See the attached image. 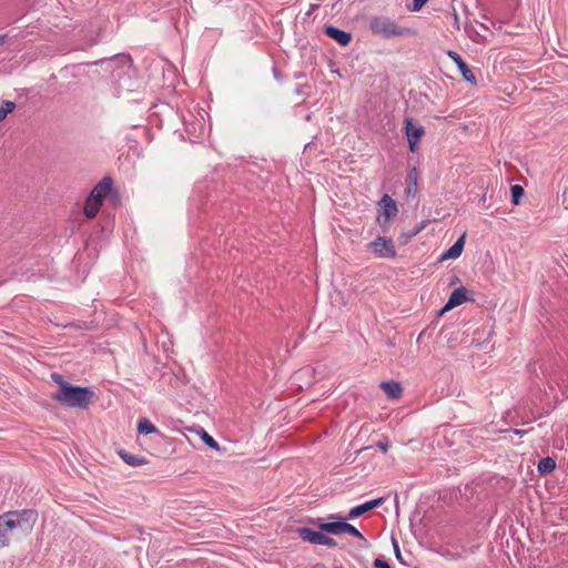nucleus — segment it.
Returning a JSON list of instances; mask_svg holds the SVG:
<instances>
[{"label": "nucleus", "mask_w": 568, "mask_h": 568, "mask_svg": "<svg viewBox=\"0 0 568 568\" xmlns=\"http://www.w3.org/2000/svg\"><path fill=\"white\" fill-rule=\"evenodd\" d=\"M392 542H393L394 552H395L397 560L399 562L404 564L397 540L393 538Z\"/></svg>", "instance_id": "obj_26"}, {"label": "nucleus", "mask_w": 568, "mask_h": 568, "mask_svg": "<svg viewBox=\"0 0 568 568\" xmlns=\"http://www.w3.org/2000/svg\"><path fill=\"white\" fill-rule=\"evenodd\" d=\"M548 382H549V383L556 382V378H555V377H552V376H549Z\"/></svg>", "instance_id": "obj_34"}, {"label": "nucleus", "mask_w": 568, "mask_h": 568, "mask_svg": "<svg viewBox=\"0 0 568 568\" xmlns=\"http://www.w3.org/2000/svg\"><path fill=\"white\" fill-rule=\"evenodd\" d=\"M427 1L428 0H413L410 10L414 12L419 11L427 3Z\"/></svg>", "instance_id": "obj_25"}, {"label": "nucleus", "mask_w": 568, "mask_h": 568, "mask_svg": "<svg viewBox=\"0 0 568 568\" xmlns=\"http://www.w3.org/2000/svg\"><path fill=\"white\" fill-rule=\"evenodd\" d=\"M371 31L384 38L404 36L405 29L399 27L394 20L388 17H375L369 22Z\"/></svg>", "instance_id": "obj_3"}, {"label": "nucleus", "mask_w": 568, "mask_h": 568, "mask_svg": "<svg viewBox=\"0 0 568 568\" xmlns=\"http://www.w3.org/2000/svg\"><path fill=\"white\" fill-rule=\"evenodd\" d=\"M447 55L456 63L465 81L469 83H476V77L459 53L449 50Z\"/></svg>", "instance_id": "obj_8"}, {"label": "nucleus", "mask_w": 568, "mask_h": 568, "mask_svg": "<svg viewBox=\"0 0 568 568\" xmlns=\"http://www.w3.org/2000/svg\"><path fill=\"white\" fill-rule=\"evenodd\" d=\"M407 179H408L407 192L415 193L416 189H417V170H416V168H414L413 170L409 171Z\"/></svg>", "instance_id": "obj_22"}, {"label": "nucleus", "mask_w": 568, "mask_h": 568, "mask_svg": "<svg viewBox=\"0 0 568 568\" xmlns=\"http://www.w3.org/2000/svg\"><path fill=\"white\" fill-rule=\"evenodd\" d=\"M381 387L383 388L387 397L392 399L399 398L403 392L400 384L394 381L382 382Z\"/></svg>", "instance_id": "obj_16"}, {"label": "nucleus", "mask_w": 568, "mask_h": 568, "mask_svg": "<svg viewBox=\"0 0 568 568\" xmlns=\"http://www.w3.org/2000/svg\"><path fill=\"white\" fill-rule=\"evenodd\" d=\"M7 40V34H0V45L4 44Z\"/></svg>", "instance_id": "obj_33"}, {"label": "nucleus", "mask_w": 568, "mask_h": 568, "mask_svg": "<svg viewBox=\"0 0 568 568\" xmlns=\"http://www.w3.org/2000/svg\"><path fill=\"white\" fill-rule=\"evenodd\" d=\"M113 187V180L110 176H104L91 191L90 195L100 203L111 193Z\"/></svg>", "instance_id": "obj_9"}, {"label": "nucleus", "mask_w": 568, "mask_h": 568, "mask_svg": "<svg viewBox=\"0 0 568 568\" xmlns=\"http://www.w3.org/2000/svg\"><path fill=\"white\" fill-rule=\"evenodd\" d=\"M298 536L307 542L314 544V545H321V546H327V547H336L337 542L334 538L325 535L321 531H315L307 527H301L297 529Z\"/></svg>", "instance_id": "obj_5"}, {"label": "nucleus", "mask_w": 568, "mask_h": 568, "mask_svg": "<svg viewBox=\"0 0 568 568\" xmlns=\"http://www.w3.org/2000/svg\"><path fill=\"white\" fill-rule=\"evenodd\" d=\"M468 301L467 297V290L464 286L455 288L452 294L448 297V301L446 302L445 306L442 308L440 314L462 305Z\"/></svg>", "instance_id": "obj_10"}, {"label": "nucleus", "mask_w": 568, "mask_h": 568, "mask_svg": "<svg viewBox=\"0 0 568 568\" xmlns=\"http://www.w3.org/2000/svg\"><path fill=\"white\" fill-rule=\"evenodd\" d=\"M155 425L146 417H141L138 420V433L143 435H150L158 433Z\"/></svg>", "instance_id": "obj_18"}, {"label": "nucleus", "mask_w": 568, "mask_h": 568, "mask_svg": "<svg viewBox=\"0 0 568 568\" xmlns=\"http://www.w3.org/2000/svg\"><path fill=\"white\" fill-rule=\"evenodd\" d=\"M51 398L65 407L85 410L93 402L94 393L88 387L70 384L63 386L62 390L53 393Z\"/></svg>", "instance_id": "obj_2"}, {"label": "nucleus", "mask_w": 568, "mask_h": 568, "mask_svg": "<svg viewBox=\"0 0 568 568\" xmlns=\"http://www.w3.org/2000/svg\"><path fill=\"white\" fill-rule=\"evenodd\" d=\"M334 568H343V566H336V567H334Z\"/></svg>", "instance_id": "obj_36"}, {"label": "nucleus", "mask_w": 568, "mask_h": 568, "mask_svg": "<svg viewBox=\"0 0 568 568\" xmlns=\"http://www.w3.org/2000/svg\"><path fill=\"white\" fill-rule=\"evenodd\" d=\"M51 379L58 384L59 386V389L58 390H62L63 389V386H69L70 384L68 382H65V379L63 378V376L59 373H52L51 374Z\"/></svg>", "instance_id": "obj_24"}, {"label": "nucleus", "mask_w": 568, "mask_h": 568, "mask_svg": "<svg viewBox=\"0 0 568 568\" xmlns=\"http://www.w3.org/2000/svg\"><path fill=\"white\" fill-rule=\"evenodd\" d=\"M329 518L337 520L320 524L322 531L332 535L349 534L353 537L365 539L363 534L355 526L346 523L347 517L331 516Z\"/></svg>", "instance_id": "obj_4"}, {"label": "nucleus", "mask_w": 568, "mask_h": 568, "mask_svg": "<svg viewBox=\"0 0 568 568\" xmlns=\"http://www.w3.org/2000/svg\"><path fill=\"white\" fill-rule=\"evenodd\" d=\"M201 438L203 443L209 446L210 448H213L215 450H220L219 443L204 429L201 430Z\"/></svg>", "instance_id": "obj_23"}, {"label": "nucleus", "mask_w": 568, "mask_h": 568, "mask_svg": "<svg viewBox=\"0 0 568 568\" xmlns=\"http://www.w3.org/2000/svg\"><path fill=\"white\" fill-rule=\"evenodd\" d=\"M379 223H388L389 220L395 217L398 213L396 202L388 194L383 195L382 200L379 201Z\"/></svg>", "instance_id": "obj_7"}, {"label": "nucleus", "mask_w": 568, "mask_h": 568, "mask_svg": "<svg viewBox=\"0 0 568 568\" xmlns=\"http://www.w3.org/2000/svg\"><path fill=\"white\" fill-rule=\"evenodd\" d=\"M376 447H377L381 452H383V453H387L388 447H389V443H388V440H384V442L379 440V442H377Z\"/></svg>", "instance_id": "obj_28"}, {"label": "nucleus", "mask_w": 568, "mask_h": 568, "mask_svg": "<svg viewBox=\"0 0 568 568\" xmlns=\"http://www.w3.org/2000/svg\"><path fill=\"white\" fill-rule=\"evenodd\" d=\"M407 141H408V144H409L410 152H413V153L416 152L417 151V144H418L419 141L413 140V139H407Z\"/></svg>", "instance_id": "obj_29"}, {"label": "nucleus", "mask_w": 568, "mask_h": 568, "mask_svg": "<svg viewBox=\"0 0 568 568\" xmlns=\"http://www.w3.org/2000/svg\"><path fill=\"white\" fill-rule=\"evenodd\" d=\"M325 34L334 39L341 45H347L352 41V34L335 26H327L324 30Z\"/></svg>", "instance_id": "obj_12"}, {"label": "nucleus", "mask_w": 568, "mask_h": 568, "mask_svg": "<svg viewBox=\"0 0 568 568\" xmlns=\"http://www.w3.org/2000/svg\"><path fill=\"white\" fill-rule=\"evenodd\" d=\"M514 433L516 435L523 436V435H525L527 433V430H525V429H515Z\"/></svg>", "instance_id": "obj_32"}, {"label": "nucleus", "mask_w": 568, "mask_h": 568, "mask_svg": "<svg viewBox=\"0 0 568 568\" xmlns=\"http://www.w3.org/2000/svg\"><path fill=\"white\" fill-rule=\"evenodd\" d=\"M374 566L376 568H392L387 561H385V560H383L381 558H376L374 560Z\"/></svg>", "instance_id": "obj_27"}, {"label": "nucleus", "mask_w": 568, "mask_h": 568, "mask_svg": "<svg viewBox=\"0 0 568 568\" xmlns=\"http://www.w3.org/2000/svg\"><path fill=\"white\" fill-rule=\"evenodd\" d=\"M118 455L121 457V459L131 467H138L142 465H146L149 462L145 457L140 455L131 454L124 449L118 450Z\"/></svg>", "instance_id": "obj_14"}, {"label": "nucleus", "mask_w": 568, "mask_h": 568, "mask_svg": "<svg viewBox=\"0 0 568 568\" xmlns=\"http://www.w3.org/2000/svg\"><path fill=\"white\" fill-rule=\"evenodd\" d=\"M101 205H102V203H100L98 200H94L93 197H91V195H89L85 201L84 209H83L85 216L89 219L95 217Z\"/></svg>", "instance_id": "obj_17"}, {"label": "nucleus", "mask_w": 568, "mask_h": 568, "mask_svg": "<svg viewBox=\"0 0 568 568\" xmlns=\"http://www.w3.org/2000/svg\"><path fill=\"white\" fill-rule=\"evenodd\" d=\"M465 245V234H463L447 251H445L440 261L455 260L460 256Z\"/></svg>", "instance_id": "obj_13"}, {"label": "nucleus", "mask_w": 568, "mask_h": 568, "mask_svg": "<svg viewBox=\"0 0 568 568\" xmlns=\"http://www.w3.org/2000/svg\"><path fill=\"white\" fill-rule=\"evenodd\" d=\"M405 134L407 139H413L419 141L420 138L425 134V129L422 125H414L413 120L410 118L405 119Z\"/></svg>", "instance_id": "obj_15"}, {"label": "nucleus", "mask_w": 568, "mask_h": 568, "mask_svg": "<svg viewBox=\"0 0 568 568\" xmlns=\"http://www.w3.org/2000/svg\"><path fill=\"white\" fill-rule=\"evenodd\" d=\"M295 92H296V94H298V95L303 94V93H304V88H303V85H298V87L295 89Z\"/></svg>", "instance_id": "obj_31"}, {"label": "nucleus", "mask_w": 568, "mask_h": 568, "mask_svg": "<svg viewBox=\"0 0 568 568\" xmlns=\"http://www.w3.org/2000/svg\"><path fill=\"white\" fill-rule=\"evenodd\" d=\"M510 193H511V202L515 205H517V204H519L521 197L524 196L525 191L521 185L515 184V185H511Z\"/></svg>", "instance_id": "obj_21"}, {"label": "nucleus", "mask_w": 568, "mask_h": 568, "mask_svg": "<svg viewBox=\"0 0 568 568\" xmlns=\"http://www.w3.org/2000/svg\"><path fill=\"white\" fill-rule=\"evenodd\" d=\"M480 201H483V202H485V201H486V194H484V195L481 196V200H480Z\"/></svg>", "instance_id": "obj_35"}, {"label": "nucleus", "mask_w": 568, "mask_h": 568, "mask_svg": "<svg viewBox=\"0 0 568 568\" xmlns=\"http://www.w3.org/2000/svg\"><path fill=\"white\" fill-rule=\"evenodd\" d=\"M16 109V103L9 100L2 101L0 104V122Z\"/></svg>", "instance_id": "obj_20"}, {"label": "nucleus", "mask_w": 568, "mask_h": 568, "mask_svg": "<svg viewBox=\"0 0 568 568\" xmlns=\"http://www.w3.org/2000/svg\"><path fill=\"white\" fill-rule=\"evenodd\" d=\"M120 60L123 61L126 64L125 65L126 70H130V68H131V64H130L131 59H130V57L129 55H121Z\"/></svg>", "instance_id": "obj_30"}, {"label": "nucleus", "mask_w": 568, "mask_h": 568, "mask_svg": "<svg viewBox=\"0 0 568 568\" xmlns=\"http://www.w3.org/2000/svg\"><path fill=\"white\" fill-rule=\"evenodd\" d=\"M39 514L36 509L10 510L0 515V547L10 545L9 534L20 530L29 535L38 521Z\"/></svg>", "instance_id": "obj_1"}, {"label": "nucleus", "mask_w": 568, "mask_h": 568, "mask_svg": "<svg viewBox=\"0 0 568 568\" xmlns=\"http://www.w3.org/2000/svg\"><path fill=\"white\" fill-rule=\"evenodd\" d=\"M383 501H384V497H379V498L367 500V501H365V503H363L361 505H357V506L353 507L349 510L347 518L348 519H354L356 517H359L363 514H365V513L374 509L375 507L379 506Z\"/></svg>", "instance_id": "obj_11"}, {"label": "nucleus", "mask_w": 568, "mask_h": 568, "mask_svg": "<svg viewBox=\"0 0 568 568\" xmlns=\"http://www.w3.org/2000/svg\"><path fill=\"white\" fill-rule=\"evenodd\" d=\"M556 468V462L551 457L541 458L538 462L537 469L540 474H549Z\"/></svg>", "instance_id": "obj_19"}, {"label": "nucleus", "mask_w": 568, "mask_h": 568, "mask_svg": "<svg viewBox=\"0 0 568 568\" xmlns=\"http://www.w3.org/2000/svg\"><path fill=\"white\" fill-rule=\"evenodd\" d=\"M369 250L378 257L393 258L396 256V248L392 239L377 236L368 244Z\"/></svg>", "instance_id": "obj_6"}]
</instances>
